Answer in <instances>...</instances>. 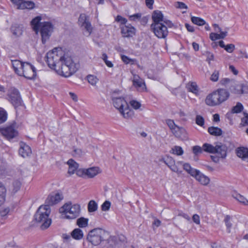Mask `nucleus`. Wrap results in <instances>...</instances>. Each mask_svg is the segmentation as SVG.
<instances>
[{"instance_id":"obj_42","label":"nucleus","mask_w":248,"mask_h":248,"mask_svg":"<svg viewBox=\"0 0 248 248\" xmlns=\"http://www.w3.org/2000/svg\"><path fill=\"white\" fill-rule=\"evenodd\" d=\"M87 78L88 82L92 85H95L98 80L96 77L92 75H88Z\"/></svg>"},{"instance_id":"obj_19","label":"nucleus","mask_w":248,"mask_h":248,"mask_svg":"<svg viewBox=\"0 0 248 248\" xmlns=\"http://www.w3.org/2000/svg\"><path fill=\"white\" fill-rule=\"evenodd\" d=\"M62 199V195L59 193H57L53 195H50L46 199V203L49 206L50 205H53L59 203Z\"/></svg>"},{"instance_id":"obj_9","label":"nucleus","mask_w":248,"mask_h":248,"mask_svg":"<svg viewBox=\"0 0 248 248\" xmlns=\"http://www.w3.org/2000/svg\"><path fill=\"white\" fill-rule=\"evenodd\" d=\"M51 222V218H34L32 221L31 226L39 227L44 230L48 228Z\"/></svg>"},{"instance_id":"obj_40","label":"nucleus","mask_w":248,"mask_h":248,"mask_svg":"<svg viewBox=\"0 0 248 248\" xmlns=\"http://www.w3.org/2000/svg\"><path fill=\"white\" fill-rule=\"evenodd\" d=\"M172 153L177 155H181L184 153L182 148L179 146H175L171 149Z\"/></svg>"},{"instance_id":"obj_43","label":"nucleus","mask_w":248,"mask_h":248,"mask_svg":"<svg viewBox=\"0 0 248 248\" xmlns=\"http://www.w3.org/2000/svg\"><path fill=\"white\" fill-rule=\"evenodd\" d=\"M195 122L197 124L203 127L204 125V119L203 117L200 115H197L196 117Z\"/></svg>"},{"instance_id":"obj_56","label":"nucleus","mask_w":248,"mask_h":248,"mask_svg":"<svg viewBox=\"0 0 248 248\" xmlns=\"http://www.w3.org/2000/svg\"><path fill=\"white\" fill-rule=\"evenodd\" d=\"M206 57H207V60H206L208 62V63L210 64V62L211 61H213L214 60V55H213V53H210V52L206 51Z\"/></svg>"},{"instance_id":"obj_58","label":"nucleus","mask_w":248,"mask_h":248,"mask_svg":"<svg viewBox=\"0 0 248 248\" xmlns=\"http://www.w3.org/2000/svg\"><path fill=\"white\" fill-rule=\"evenodd\" d=\"M141 14L138 13L134 14L133 15H131L129 16V19L130 20L135 21L137 19H139L141 17Z\"/></svg>"},{"instance_id":"obj_54","label":"nucleus","mask_w":248,"mask_h":248,"mask_svg":"<svg viewBox=\"0 0 248 248\" xmlns=\"http://www.w3.org/2000/svg\"><path fill=\"white\" fill-rule=\"evenodd\" d=\"M214 27L215 28V29L216 28H217L218 29V31L220 32V33L219 34V35L220 36V39H223L226 36H227V31H225V32H224V31H221V29L219 27V26H218V25L217 24H214Z\"/></svg>"},{"instance_id":"obj_17","label":"nucleus","mask_w":248,"mask_h":248,"mask_svg":"<svg viewBox=\"0 0 248 248\" xmlns=\"http://www.w3.org/2000/svg\"><path fill=\"white\" fill-rule=\"evenodd\" d=\"M50 214L51 209L48 205H41L37 210L35 217H48Z\"/></svg>"},{"instance_id":"obj_23","label":"nucleus","mask_w":248,"mask_h":248,"mask_svg":"<svg viewBox=\"0 0 248 248\" xmlns=\"http://www.w3.org/2000/svg\"><path fill=\"white\" fill-rule=\"evenodd\" d=\"M67 164L69 166L68 173L70 175L73 174L78 168V164L75 162L73 159H70Z\"/></svg>"},{"instance_id":"obj_26","label":"nucleus","mask_w":248,"mask_h":248,"mask_svg":"<svg viewBox=\"0 0 248 248\" xmlns=\"http://www.w3.org/2000/svg\"><path fill=\"white\" fill-rule=\"evenodd\" d=\"M23 26L22 25L15 24L11 27V31L16 37H19L22 34Z\"/></svg>"},{"instance_id":"obj_16","label":"nucleus","mask_w":248,"mask_h":248,"mask_svg":"<svg viewBox=\"0 0 248 248\" xmlns=\"http://www.w3.org/2000/svg\"><path fill=\"white\" fill-rule=\"evenodd\" d=\"M121 33L124 37H131L135 34L136 29L130 24L120 27Z\"/></svg>"},{"instance_id":"obj_22","label":"nucleus","mask_w":248,"mask_h":248,"mask_svg":"<svg viewBox=\"0 0 248 248\" xmlns=\"http://www.w3.org/2000/svg\"><path fill=\"white\" fill-rule=\"evenodd\" d=\"M227 147L226 145L219 143L216 144V151L215 154H217L220 158H224L227 155Z\"/></svg>"},{"instance_id":"obj_46","label":"nucleus","mask_w":248,"mask_h":248,"mask_svg":"<svg viewBox=\"0 0 248 248\" xmlns=\"http://www.w3.org/2000/svg\"><path fill=\"white\" fill-rule=\"evenodd\" d=\"M111 206V202L108 201H106L101 206V210L103 211H108Z\"/></svg>"},{"instance_id":"obj_41","label":"nucleus","mask_w":248,"mask_h":248,"mask_svg":"<svg viewBox=\"0 0 248 248\" xmlns=\"http://www.w3.org/2000/svg\"><path fill=\"white\" fill-rule=\"evenodd\" d=\"M243 106L241 103L238 102L236 105L232 108V112L233 113L241 112L243 109Z\"/></svg>"},{"instance_id":"obj_30","label":"nucleus","mask_w":248,"mask_h":248,"mask_svg":"<svg viewBox=\"0 0 248 248\" xmlns=\"http://www.w3.org/2000/svg\"><path fill=\"white\" fill-rule=\"evenodd\" d=\"M196 179L202 185H207L209 183L210 179L206 176L202 174L201 172L195 177Z\"/></svg>"},{"instance_id":"obj_59","label":"nucleus","mask_w":248,"mask_h":248,"mask_svg":"<svg viewBox=\"0 0 248 248\" xmlns=\"http://www.w3.org/2000/svg\"><path fill=\"white\" fill-rule=\"evenodd\" d=\"M176 7L180 9H187V6L182 2H177L175 5Z\"/></svg>"},{"instance_id":"obj_24","label":"nucleus","mask_w":248,"mask_h":248,"mask_svg":"<svg viewBox=\"0 0 248 248\" xmlns=\"http://www.w3.org/2000/svg\"><path fill=\"white\" fill-rule=\"evenodd\" d=\"M152 18L153 21V23H162L164 17L161 11H154Z\"/></svg>"},{"instance_id":"obj_2","label":"nucleus","mask_w":248,"mask_h":248,"mask_svg":"<svg viewBox=\"0 0 248 248\" xmlns=\"http://www.w3.org/2000/svg\"><path fill=\"white\" fill-rule=\"evenodd\" d=\"M229 93L225 89H219L208 94L205 100L206 105L215 106L226 101L229 97Z\"/></svg>"},{"instance_id":"obj_29","label":"nucleus","mask_w":248,"mask_h":248,"mask_svg":"<svg viewBox=\"0 0 248 248\" xmlns=\"http://www.w3.org/2000/svg\"><path fill=\"white\" fill-rule=\"evenodd\" d=\"M232 197L243 205H248V200L240 194L234 192L232 193Z\"/></svg>"},{"instance_id":"obj_64","label":"nucleus","mask_w":248,"mask_h":248,"mask_svg":"<svg viewBox=\"0 0 248 248\" xmlns=\"http://www.w3.org/2000/svg\"><path fill=\"white\" fill-rule=\"evenodd\" d=\"M183 166L184 170H185L187 172H188L190 169H191L192 168L190 164L187 163H184Z\"/></svg>"},{"instance_id":"obj_11","label":"nucleus","mask_w":248,"mask_h":248,"mask_svg":"<svg viewBox=\"0 0 248 248\" xmlns=\"http://www.w3.org/2000/svg\"><path fill=\"white\" fill-rule=\"evenodd\" d=\"M23 74H20V76H23L25 78L31 79L34 78L36 75L35 68L29 62H26L25 64V67L23 71Z\"/></svg>"},{"instance_id":"obj_6","label":"nucleus","mask_w":248,"mask_h":248,"mask_svg":"<svg viewBox=\"0 0 248 248\" xmlns=\"http://www.w3.org/2000/svg\"><path fill=\"white\" fill-rule=\"evenodd\" d=\"M53 30V25L50 22H43L40 23L39 31L41 35L43 44H45L49 39Z\"/></svg>"},{"instance_id":"obj_62","label":"nucleus","mask_w":248,"mask_h":248,"mask_svg":"<svg viewBox=\"0 0 248 248\" xmlns=\"http://www.w3.org/2000/svg\"><path fill=\"white\" fill-rule=\"evenodd\" d=\"M231 81L230 79L228 78H224L220 80V83L222 85H226Z\"/></svg>"},{"instance_id":"obj_49","label":"nucleus","mask_w":248,"mask_h":248,"mask_svg":"<svg viewBox=\"0 0 248 248\" xmlns=\"http://www.w3.org/2000/svg\"><path fill=\"white\" fill-rule=\"evenodd\" d=\"M115 21L120 22L122 25H124L126 23L127 20L126 18L122 17L121 16H117L115 18Z\"/></svg>"},{"instance_id":"obj_38","label":"nucleus","mask_w":248,"mask_h":248,"mask_svg":"<svg viewBox=\"0 0 248 248\" xmlns=\"http://www.w3.org/2000/svg\"><path fill=\"white\" fill-rule=\"evenodd\" d=\"M88 219L87 218H78L77 224L80 228L85 227L88 225Z\"/></svg>"},{"instance_id":"obj_10","label":"nucleus","mask_w":248,"mask_h":248,"mask_svg":"<svg viewBox=\"0 0 248 248\" xmlns=\"http://www.w3.org/2000/svg\"><path fill=\"white\" fill-rule=\"evenodd\" d=\"M0 131L2 135L8 140L13 139L18 135V132L14 128L13 125L0 127Z\"/></svg>"},{"instance_id":"obj_32","label":"nucleus","mask_w":248,"mask_h":248,"mask_svg":"<svg viewBox=\"0 0 248 248\" xmlns=\"http://www.w3.org/2000/svg\"><path fill=\"white\" fill-rule=\"evenodd\" d=\"M71 236L76 240H80L83 237V232L79 228L74 229L71 233Z\"/></svg>"},{"instance_id":"obj_55","label":"nucleus","mask_w":248,"mask_h":248,"mask_svg":"<svg viewBox=\"0 0 248 248\" xmlns=\"http://www.w3.org/2000/svg\"><path fill=\"white\" fill-rule=\"evenodd\" d=\"M130 103L131 106L135 109H138L141 106L140 103L135 100L131 101Z\"/></svg>"},{"instance_id":"obj_4","label":"nucleus","mask_w":248,"mask_h":248,"mask_svg":"<svg viewBox=\"0 0 248 248\" xmlns=\"http://www.w3.org/2000/svg\"><path fill=\"white\" fill-rule=\"evenodd\" d=\"M107 234L105 231L100 228H95L89 232L87 239L92 245L97 246L104 240Z\"/></svg>"},{"instance_id":"obj_18","label":"nucleus","mask_w":248,"mask_h":248,"mask_svg":"<svg viewBox=\"0 0 248 248\" xmlns=\"http://www.w3.org/2000/svg\"><path fill=\"white\" fill-rule=\"evenodd\" d=\"M231 91L236 94H241L248 93V90L246 86L240 84L233 83L230 88Z\"/></svg>"},{"instance_id":"obj_20","label":"nucleus","mask_w":248,"mask_h":248,"mask_svg":"<svg viewBox=\"0 0 248 248\" xmlns=\"http://www.w3.org/2000/svg\"><path fill=\"white\" fill-rule=\"evenodd\" d=\"M163 162L173 172L180 173L179 168L175 163L173 158L170 156H168L166 159H162Z\"/></svg>"},{"instance_id":"obj_15","label":"nucleus","mask_w":248,"mask_h":248,"mask_svg":"<svg viewBox=\"0 0 248 248\" xmlns=\"http://www.w3.org/2000/svg\"><path fill=\"white\" fill-rule=\"evenodd\" d=\"M172 133L175 137L181 140H186L188 139L187 131L185 128L183 127H180L178 126L175 128V129H174Z\"/></svg>"},{"instance_id":"obj_60","label":"nucleus","mask_w":248,"mask_h":248,"mask_svg":"<svg viewBox=\"0 0 248 248\" xmlns=\"http://www.w3.org/2000/svg\"><path fill=\"white\" fill-rule=\"evenodd\" d=\"M230 219L231 218H226V219H225V223H226V226L227 227L228 229V232H230V229L232 227V223H231V221L230 220Z\"/></svg>"},{"instance_id":"obj_53","label":"nucleus","mask_w":248,"mask_h":248,"mask_svg":"<svg viewBox=\"0 0 248 248\" xmlns=\"http://www.w3.org/2000/svg\"><path fill=\"white\" fill-rule=\"evenodd\" d=\"M200 171L199 170L191 168L187 173L192 176L195 178L197 176V175L200 173Z\"/></svg>"},{"instance_id":"obj_36","label":"nucleus","mask_w":248,"mask_h":248,"mask_svg":"<svg viewBox=\"0 0 248 248\" xmlns=\"http://www.w3.org/2000/svg\"><path fill=\"white\" fill-rule=\"evenodd\" d=\"M203 151L215 154L216 151V145L214 146L209 143H204L202 145Z\"/></svg>"},{"instance_id":"obj_21","label":"nucleus","mask_w":248,"mask_h":248,"mask_svg":"<svg viewBox=\"0 0 248 248\" xmlns=\"http://www.w3.org/2000/svg\"><path fill=\"white\" fill-rule=\"evenodd\" d=\"M19 155L24 158L29 156L31 154V150L29 146L23 142L20 143L19 149Z\"/></svg>"},{"instance_id":"obj_48","label":"nucleus","mask_w":248,"mask_h":248,"mask_svg":"<svg viewBox=\"0 0 248 248\" xmlns=\"http://www.w3.org/2000/svg\"><path fill=\"white\" fill-rule=\"evenodd\" d=\"M166 123L171 130L172 132L174 131V129H175V128L178 126V125L175 124L174 121L170 119L167 120L166 121Z\"/></svg>"},{"instance_id":"obj_33","label":"nucleus","mask_w":248,"mask_h":248,"mask_svg":"<svg viewBox=\"0 0 248 248\" xmlns=\"http://www.w3.org/2000/svg\"><path fill=\"white\" fill-rule=\"evenodd\" d=\"M23 62L19 60H13L12 61V65L15 72L19 76L20 74H23V71L18 69V67L20 66V65Z\"/></svg>"},{"instance_id":"obj_50","label":"nucleus","mask_w":248,"mask_h":248,"mask_svg":"<svg viewBox=\"0 0 248 248\" xmlns=\"http://www.w3.org/2000/svg\"><path fill=\"white\" fill-rule=\"evenodd\" d=\"M219 77V71L215 70L212 74L210 79L214 82L217 81Z\"/></svg>"},{"instance_id":"obj_1","label":"nucleus","mask_w":248,"mask_h":248,"mask_svg":"<svg viewBox=\"0 0 248 248\" xmlns=\"http://www.w3.org/2000/svg\"><path fill=\"white\" fill-rule=\"evenodd\" d=\"M46 58L48 66L58 71L59 74L64 77H70L78 69L71 57L64 54L61 49L55 48L51 52H47Z\"/></svg>"},{"instance_id":"obj_28","label":"nucleus","mask_w":248,"mask_h":248,"mask_svg":"<svg viewBox=\"0 0 248 248\" xmlns=\"http://www.w3.org/2000/svg\"><path fill=\"white\" fill-rule=\"evenodd\" d=\"M86 177L93 178L99 173V168L97 167H92L87 169H85Z\"/></svg>"},{"instance_id":"obj_27","label":"nucleus","mask_w":248,"mask_h":248,"mask_svg":"<svg viewBox=\"0 0 248 248\" xmlns=\"http://www.w3.org/2000/svg\"><path fill=\"white\" fill-rule=\"evenodd\" d=\"M41 19V16H37L34 18L31 22V24L32 27V29L36 33H37L39 31L40 23H42L40 22Z\"/></svg>"},{"instance_id":"obj_47","label":"nucleus","mask_w":248,"mask_h":248,"mask_svg":"<svg viewBox=\"0 0 248 248\" xmlns=\"http://www.w3.org/2000/svg\"><path fill=\"white\" fill-rule=\"evenodd\" d=\"M203 151L202 147H201L199 146L196 145L192 147L193 153L196 155H197L199 154H201Z\"/></svg>"},{"instance_id":"obj_52","label":"nucleus","mask_w":248,"mask_h":248,"mask_svg":"<svg viewBox=\"0 0 248 248\" xmlns=\"http://www.w3.org/2000/svg\"><path fill=\"white\" fill-rule=\"evenodd\" d=\"M235 49V46L234 45L232 44H228L226 46V47L225 48V50L229 52V53H232L233 51V50Z\"/></svg>"},{"instance_id":"obj_45","label":"nucleus","mask_w":248,"mask_h":248,"mask_svg":"<svg viewBox=\"0 0 248 248\" xmlns=\"http://www.w3.org/2000/svg\"><path fill=\"white\" fill-rule=\"evenodd\" d=\"M20 186L21 183L20 181L18 180L14 181L13 183V192L15 193L18 191L20 188Z\"/></svg>"},{"instance_id":"obj_13","label":"nucleus","mask_w":248,"mask_h":248,"mask_svg":"<svg viewBox=\"0 0 248 248\" xmlns=\"http://www.w3.org/2000/svg\"><path fill=\"white\" fill-rule=\"evenodd\" d=\"M133 85L139 92H143L146 91V87L144 81L137 75H134Z\"/></svg>"},{"instance_id":"obj_44","label":"nucleus","mask_w":248,"mask_h":248,"mask_svg":"<svg viewBox=\"0 0 248 248\" xmlns=\"http://www.w3.org/2000/svg\"><path fill=\"white\" fill-rule=\"evenodd\" d=\"M121 59L124 62L125 64H128V63H131L133 64L134 62L136 61L135 59H132L128 57L127 56L122 55H121Z\"/></svg>"},{"instance_id":"obj_25","label":"nucleus","mask_w":248,"mask_h":248,"mask_svg":"<svg viewBox=\"0 0 248 248\" xmlns=\"http://www.w3.org/2000/svg\"><path fill=\"white\" fill-rule=\"evenodd\" d=\"M186 88L188 92H191L196 95H199V88L195 82H189L186 85Z\"/></svg>"},{"instance_id":"obj_14","label":"nucleus","mask_w":248,"mask_h":248,"mask_svg":"<svg viewBox=\"0 0 248 248\" xmlns=\"http://www.w3.org/2000/svg\"><path fill=\"white\" fill-rule=\"evenodd\" d=\"M11 1L17 6V8L20 9H31L34 7V3L30 1L24 0H11Z\"/></svg>"},{"instance_id":"obj_3","label":"nucleus","mask_w":248,"mask_h":248,"mask_svg":"<svg viewBox=\"0 0 248 248\" xmlns=\"http://www.w3.org/2000/svg\"><path fill=\"white\" fill-rule=\"evenodd\" d=\"M112 102L114 107L119 110L124 118H128L132 115V112L129 109V106L124 98L113 97Z\"/></svg>"},{"instance_id":"obj_39","label":"nucleus","mask_w":248,"mask_h":248,"mask_svg":"<svg viewBox=\"0 0 248 248\" xmlns=\"http://www.w3.org/2000/svg\"><path fill=\"white\" fill-rule=\"evenodd\" d=\"M7 118L6 111L2 108H0V124L4 123Z\"/></svg>"},{"instance_id":"obj_61","label":"nucleus","mask_w":248,"mask_h":248,"mask_svg":"<svg viewBox=\"0 0 248 248\" xmlns=\"http://www.w3.org/2000/svg\"><path fill=\"white\" fill-rule=\"evenodd\" d=\"M74 155L77 156H80L83 155V152L82 150L80 149H76L74 150Z\"/></svg>"},{"instance_id":"obj_51","label":"nucleus","mask_w":248,"mask_h":248,"mask_svg":"<svg viewBox=\"0 0 248 248\" xmlns=\"http://www.w3.org/2000/svg\"><path fill=\"white\" fill-rule=\"evenodd\" d=\"M77 175L79 177H86V172H85V169H77L76 171Z\"/></svg>"},{"instance_id":"obj_8","label":"nucleus","mask_w":248,"mask_h":248,"mask_svg":"<svg viewBox=\"0 0 248 248\" xmlns=\"http://www.w3.org/2000/svg\"><path fill=\"white\" fill-rule=\"evenodd\" d=\"M151 29L155 35L158 38H165L168 34L167 27L163 23H152L151 25Z\"/></svg>"},{"instance_id":"obj_5","label":"nucleus","mask_w":248,"mask_h":248,"mask_svg":"<svg viewBox=\"0 0 248 248\" xmlns=\"http://www.w3.org/2000/svg\"><path fill=\"white\" fill-rule=\"evenodd\" d=\"M81 207L78 203L72 204L71 202L65 203L59 208L60 213L62 214H69L76 217L80 215Z\"/></svg>"},{"instance_id":"obj_31","label":"nucleus","mask_w":248,"mask_h":248,"mask_svg":"<svg viewBox=\"0 0 248 248\" xmlns=\"http://www.w3.org/2000/svg\"><path fill=\"white\" fill-rule=\"evenodd\" d=\"M209 134L214 136H220L222 134V130L217 127L211 126L208 128Z\"/></svg>"},{"instance_id":"obj_37","label":"nucleus","mask_w":248,"mask_h":248,"mask_svg":"<svg viewBox=\"0 0 248 248\" xmlns=\"http://www.w3.org/2000/svg\"><path fill=\"white\" fill-rule=\"evenodd\" d=\"M191 21L194 24L199 26H202L206 24L205 21L203 19L198 17L192 16Z\"/></svg>"},{"instance_id":"obj_34","label":"nucleus","mask_w":248,"mask_h":248,"mask_svg":"<svg viewBox=\"0 0 248 248\" xmlns=\"http://www.w3.org/2000/svg\"><path fill=\"white\" fill-rule=\"evenodd\" d=\"M88 211L89 213L94 212L98 209V204L94 200H91L88 203Z\"/></svg>"},{"instance_id":"obj_35","label":"nucleus","mask_w":248,"mask_h":248,"mask_svg":"<svg viewBox=\"0 0 248 248\" xmlns=\"http://www.w3.org/2000/svg\"><path fill=\"white\" fill-rule=\"evenodd\" d=\"M6 189L2 183L0 182V205H1L5 201Z\"/></svg>"},{"instance_id":"obj_63","label":"nucleus","mask_w":248,"mask_h":248,"mask_svg":"<svg viewBox=\"0 0 248 248\" xmlns=\"http://www.w3.org/2000/svg\"><path fill=\"white\" fill-rule=\"evenodd\" d=\"M162 23H163L164 24H165L166 25H165L166 26V27L168 26L169 28L172 27L173 25V23L170 21L165 19L164 18Z\"/></svg>"},{"instance_id":"obj_57","label":"nucleus","mask_w":248,"mask_h":248,"mask_svg":"<svg viewBox=\"0 0 248 248\" xmlns=\"http://www.w3.org/2000/svg\"><path fill=\"white\" fill-rule=\"evenodd\" d=\"M210 38L212 41L220 39L219 34L212 32L210 34Z\"/></svg>"},{"instance_id":"obj_7","label":"nucleus","mask_w":248,"mask_h":248,"mask_svg":"<svg viewBox=\"0 0 248 248\" xmlns=\"http://www.w3.org/2000/svg\"><path fill=\"white\" fill-rule=\"evenodd\" d=\"M7 99L15 108L21 106L22 104L20 93L15 88H11L8 91Z\"/></svg>"},{"instance_id":"obj_12","label":"nucleus","mask_w":248,"mask_h":248,"mask_svg":"<svg viewBox=\"0 0 248 248\" xmlns=\"http://www.w3.org/2000/svg\"><path fill=\"white\" fill-rule=\"evenodd\" d=\"M78 24L83 30H85L87 33V35H89L92 31V28L90 22L88 19V17L85 14L80 15L78 18Z\"/></svg>"}]
</instances>
